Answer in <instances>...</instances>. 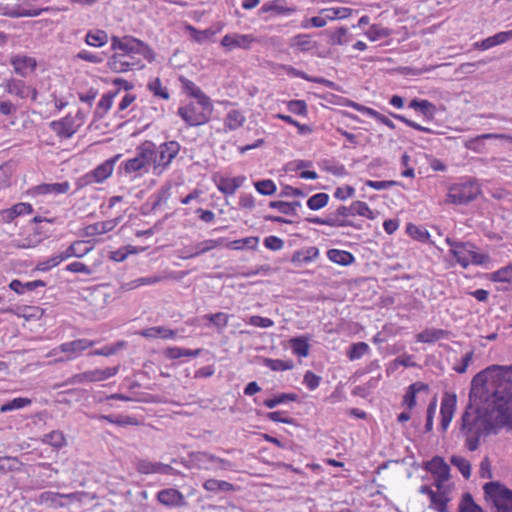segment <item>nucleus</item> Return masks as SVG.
Masks as SVG:
<instances>
[{
	"label": "nucleus",
	"mask_w": 512,
	"mask_h": 512,
	"mask_svg": "<svg viewBox=\"0 0 512 512\" xmlns=\"http://www.w3.org/2000/svg\"><path fill=\"white\" fill-rule=\"evenodd\" d=\"M430 508L437 512H448L447 503L450 501L448 492L443 487L435 492V495L430 498Z\"/></svg>",
	"instance_id": "473e14b6"
},
{
	"label": "nucleus",
	"mask_w": 512,
	"mask_h": 512,
	"mask_svg": "<svg viewBox=\"0 0 512 512\" xmlns=\"http://www.w3.org/2000/svg\"><path fill=\"white\" fill-rule=\"evenodd\" d=\"M328 21L329 20H328V18H326V13L323 12V9H322V10H320L319 16H315V17H312L310 19L303 21L301 24V27L304 29H307L309 27L321 28V27L326 26Z\"/></svg>",
	"instance_id": "bf43d9fd"
},
{
	"label": "nucleus",
	"mask_w": 512,
	"mask_h": 512,
	"mask_svg": "<svg viewBox=\"0 0 512 512\" xmlns=\"http://www.w3.org/2000/svg\"><path fill=\"white\" fill-rule=\"evenodd\" d=\"M427 389L428 386L422 382L411 384L403 397V404L406 405L408 409H412L416 405V394Z\"/></svg>",
	"instance_id": "f704fd0d"
},
{
	"label": "nucleus",
	"mask_w": 512,
	"mask_h": 512,
	"mask_svg": "<svg viewBox=\"0 0 512 512\" xmlns=\"http://www.w3.org/2000/svg\"><path fill=\"white\" fill-rule=\"evenodd\" d=\"M85 43L92 47H102L108 43V34L103 30L88 31Z\"/></svg>",
	"instance_id": "4c0bfd02"
},
{
	"label": "nucleus",
	"mask_w": 512,
	"mask_h": 512,
	"mask_svg": "<svg viewBox=\"0 0 512 512\" xmlns=\"http://www.w3.org/2000/svg\"><path fill=\"white\" fill-rule=\"evenodd\" d=\"M135 152V157L124 162V170L127 173L137 172L153 165V160L156 157V145L152 141L146 140L136 147Z\"/></svg>",
	"instance_id": "20e7f679"
},
{
	"label": "nucleus",
	"mask_w": 512,
	"mask_h": 512,
	"mask_svg": "<svg viewBox=\"0 0 512 512\" xmlns=\"http://www.w3.org/2000/svg\"><path fill=\"white\" fill-rule=\"evenodd\" d=\"M290 46L299 51H309L316 47V42L312 41L309 35L299 34L291 38Z\"/></svg>",
	"instance_id": "58836bf2"
},
{
	"label": "nucleus",
	"mask_w": 512,
	"mask_h": 512,
	"mask_svg": "<svg viewBox=\"0 0 512 512\" xmlns=\"http://www.w3.org/2000/svg\"><path fill=\"white\" fill-rule=\"evenodd\" d=\"M337 214L342 217L359 215L368 219H374L375 213L362 201H354L350 206L341 205L337 208Z\"/></svg>",
	"instance_id": "2eb2a0df"
},
{
	"label": "nucleus",
	"mask_w": 512,
	"mask_h": 512,
	"mask_svg": "<svg viewBox=\"0 0 512 512\" xmlns=\"http://www.w3.org/2000/svg\"><path fill=\"white\" fill-rule=\"evenodd\" d=\"M493 282H507L512 283V265L503 267L491 274Z\"/></svg>",
	"instance_id": "4d7b16f0"
},
{
	"label": "nucleus",
	"mask_w": 512,
	"mask_h": 512,
	"mask_svg": "<svg viewBox=\"0 0 512 512\" xmlns=\"http://www.w3.org/2000/svg\"><path fill=\"white\" fill-rule=\"evenodd\" d=\"M31 403H32V401L29 398H24V397L14 398L13 400L8 401L7 403L3 404L0 407V412L6 413V412H9L12 410L21 409L26 406H29Z\"/></svg>",
	"instance_id": "a18cd8bd"
},
{
	"label": "nucleus",
	"mask_w": 512,
	"mask_h": 512,
	"mask_svg": "<svg viewBox=\"0 0 512 512\" xmlns=\"http://www.w3.org/2000/svg\"><path fill=\"white\" fill-rule=\"evenodd\" d=\"M408 107L420 112L424 116V118L428 120L434 118V114L436 111L435 105L425 99H412L409 102Z\"/></svg>",
	"instance_id": "bb28decb"
},
{
	"label": "nucleus",
	"mask_w": 512,
	"mask_h": 512,
	"mask_svg": "<svg viewBox=\"0 0 512 512\" xmlns=\"http://www.w3.org/2000/svg\"><path fill=\"white\" fill-rule=\"evenodd\" d=\"M51 126L59 136L65 138H71L76 133L78 127L74 124V118L71 116L64 117L59 121H54Z\"/></svg>",
	"instance_id": "5701e85b"
},
{
	"label": "nucleus",
	"mask_w": 512,
	"mask_h": 512,
	"mask_svg": "<svg viewBox=\"0 0 512 512\" xmlns=\"http://www.w3.org/2000/svg\"><path fill=\"white\" fill-rule=\"evenodd\" d=\"M428 471L437 476L435 485L438 490L443 486V483L449 479L450 468L448 464L441 457H434L426 465Z\"/></svg>",
	"instance_id": "ddd939ff"
},
{
	"label": "nucleus",
	"mask_w": 512,
	"mask_h": 512,
	"mask_svg": "<svg viewBox=\"0 0 512 512\" xmlns=\"http://www.w3.org/2000/svg\"><path fill=\"white\" fill-rule=\"evenodd\" d=\"M327 226L330 227H347V226H353L357 229H360V225L353 224L350 220L346 219V217H342L341 215L337 214V210L334 213H331L329 216H327Z\"/></svg>",
	"instance_id": "09e8293b"
},
{
	"label": "nucleus",
	"mask_w": 512,
	"mask_h": 512,
	"mask_svg": "<svg viewBox=\"0 0 512 512\" xmlns=\"http://www.w3.org/2000/svg\"><path fill=\"white\" fill-rule=\"evenodd\" d=\"M186 29L190 32L192 39L198 43L206 42L215 34L212 29L197 30L192 25H187Z\"/></svg>",
	"instance_id": "3c124183"
},
{
	"label": "nucleus",
	"mask_w": 512,
	"mask_h": 512,
	"mask_svg": "<svg viewBox=\"0 0 512 512\" xmlns=\"http://www.w3.org/2000/svg\"><path fill=\"white\" fill-rule=\"evenodd\" d=\"M118 373V367L105 369H94L83 373L75 374L69 379L70 384H83L88 382H99L107 380Z\"/></svg>",
	"instance_id": "9d476101"
},
{
	"label": "nucleus",
	"mask_w": 512,
	"mask_h": 512,
	"mask_svg": "<svg viewBox=\"0 0 512 512\" xmlns=\"http://www.w3.org/2000/svg\"><path fill=\"white\" fill-rule=\"evenodd\" d=\"M458 512H485L482 507L475 503L470 493H465L462 496L459 504Z\"/></svg>",
	"instance_id": "a19ab883"
},
{
	"label": "nucleus",
	"mask_w": 512,
	"mask_h": 512,
	"mask_svg": "<svg viewBox=\"0 0 512 512\" xmlns=\"http://www.w3.org/2000/svg\"><path fill=\"white\" fill-rule=\"evenodd\" d=\"M10 63L16 74L26 77L33 72L37 66L36 59L26 55H15L10 59Z\"/></svg>",
	"instance_id": "a211bd4d"
},
{
	"label": "nucleus",
	"mask_w": 512,
	"mask_h": 512,
	"mask_svg": "<svg viewBox=\"0 0 512 512\" xmlns=\"http://www.w3.org/2000/svg\"><path fill=\"white\" fill-rule=\"evenodd\" d=\"M223 242H224L223 238L204 240L195 245V250L192 251V253H190L189 255H180V258L183 260H187L190 258L197 257L199 255H202V254L209 252L212 249L218 247Z\"/></svg>",
	"instance_id": "393cba45"
},
{
	"label": "nucleus",
	"mask_w": 512,
	"mask_h": 512,
	"mask_svg": "<svg viewBox=\"0 0 512 512\" xmlns=\"http://www.w3.org/2000/svg\"><path fill=\"white\" fill-rule=\"evenodd\" d=\"M327 257L330 261L342 266H348L355 261L354 256L350 252L339 249H330L327 252Z\"/></svg>",
	"instance_id": "72a5a7b5"
},
{
	"label": "nucleus",
	"mask_w": 512,
	"mask_h": 512,
	"mask_svg": "<svg viewBox=\"0 0 512 512\" xmlns=\"http://www.w3.org/2000/svg\"><path fill=\"white\" fill-rule=\"evenodd\" d=\"M245 180V176H237L233 178L222 177L217 184V188L223 194L233 195L236 190L243 185Z\"/></svg>",
	"instance_id": "a878e982"
},
{
	"label": "nucleus",
	"mask_w": 512,
	"mask_h": 512,
	"mask_svg": "<svg viewBox=\"0 0 512 512\" xmlns=\"http://www.w3.org/2000/svg\"><path fill=\"white\" fill-rule=\"evenodd\" d=\"M117 224H118L117 219H111V220H106V221L90 224L83 229L82 236L83 237H93V236L105 234L107 232L112 231L117 226Z\"/></svg>",
	"instance_id": "4be33fe9"
},
{
	"label": "nucleus",
	"mask_w": 512,
	"mask_h": 512,
	"mask_svg": "<svg viewBox=\"0 0 512 512\" xmlns=\"http://www.w3.org/2000/svg\"><path fill=\"white\" fill-rule=\"evenodd\" d=\"M108 67L116 73H124L131 70H140L144 68L141 59L136 55L127 53H115L107 62Z\"/></svg>",
	"instance_id": "1a4fd4ad"
},
{
	"label": "nucleus",
	"mask_w": 512,
	"mask_h": 512,
	"mask_svg": "<svg viewBox=\"0 0 512 512\" xmlns=\"http://www.w3.org/2000/svg\"><path fill=\"white\" fill-rule=\"evenodd\" d=\"M99 419L106 420L109 423L116 424L118 426H125V425H137L138 421L131 416H120V417H114L112 415H101Z\"/></svg>",
	"instance_id": "6e6d98bb"
},
{
	"label": "nucleus",
	"mask_w": 512,
	"mask_h": 512,
	"mask_svg": "<svg viewBox=\"0 0 512 512\" xmlns=\"http://www.w3.org/2000/svg\"><path fill=\"white\" fill-rule=\"evenodd\" d=\"M156 499L166 507L181 508L187 505L184 495L175 488H166L158 491Z\"/></svg>",
	"instance_id": "9b49d317"
},
{
	"label": "nucleus",
	"mask_w": 512,
	"mask_h": 512,
	"mask_svg": "<svg viewBox=\"0 0 512 512\" xmlns=\"http://www.w3.org/2000/svg\"><path fill=\"white\" fill-rule=\"evenodd\" d=\"M161 280H162V277H159V276L138 278V279H135L128 283H123L120 286L119 291H130V290H133L142 285H151V284L158 283Z\"/></svg>",
	"instance_id": "ea45409f"
},
{
	"label": "nucleus",
	"mask_w": 512,
	"mask_h": 512,
	"mask_svg": "<svg viewBox=\"0 0 512 512\" xmlns=\"http://www.w3.org/2000/svg\"><path fill=\"white\" fill-rule=\"evenodd\" d=\"M42 441L43 443L49 444L55 448H61L66 445L64 434L58 430L45 434Z\"/></svg>",
	"instance_id": "37998d69"
},
{
	"label": "nucleus",
	"mask_w": 512,
	"mask_h": 512,
	"mask_svg": "<svg viewBox=\"0 0 512 512\" xmlns=\"http://www.w3.org/2000/svg\"><path fill=\"white\" fill-rule=\"evenodd\" d=\"M66 270L69 272L82 273L89 276L95 272V267H90L82 262H72L66 266Z\"/></svg>",
	"instance_id": "69168bd1"
},
{
	"label": "nucleus",
	"mask_w": 512,
	"mask_h": 512,
	"mask_svg": "<svg viewBox=\"0 0 512 512\" xmlns=\"http://www.w3.org/2000/svg\"><path fill=\"white\" fill-rule=\"evenodd\" d=\"M369 350V346L365 342H358L355 344H352L347 355L350 360H356L360 359L362 356H364Z\"/></svg>",
	"instance_id": "13d9d810"
},
{
	"label": "nucleus",
	"mask_w": 512,
	"mask_h": 512,
	"mask_svg": "<svg viewBox=\"0 0 512 512\" xmlns=\"http://www.w3.org/2000/svg\"><path fill=\"white\" fill-rule=\"evenodd\" d=\"M193 461L199 469L218 472L233 470L234 464L227 460L217 457L208 452H198L193 455Z\"/></svg>",
	"instance_id": "0eeeda50"
},
{
	"label": "nucleus",
	"mask_w": 512,
	"mask_h": 512,
	"mask_svg": "<svg viewBox=\"0 0 512 512\" xmlns=\"http://www.w3.org/2000/svg\"><path fill=\"white\" fill-rule=\"evenodd\" d=\"M203 488L213 493L230 492L234 490V485L224 480L208 479L203 483Z\"/></svg>",
	"instance_id": "e433bc0d"
},
{
	"label": "nucleus",
	"mask_w": 512,
	"mask_h": 512,
	"mask_svg": "<svg viewBox=\"0 0 512 512\" xmlns=\"http://www.w3.org/2000/svg\"><path fill=\"white\" fill-rule=\"evenodd\" d=\"M263 364L273 371L291 370L294 367V364L291 360L283 361L281 359L264 358Z\"/></svg>",
	"instance_id": "c03bdc74"
},
{
	"label": "nucleus",
	"mask_w": 512,
	"mask_h": 512,
	"mask_svg": "<svg viewBox=\"0 0 512 512\" xmlns=\"http://www.w3.org/2000/svg\"><path fill=\"white\" fill-rule=\"evenodd\" d=\"M94 345V341L88 339H77L71 342L63 343L59 346V350L63 353H79Z\"/></svg>",
	"instance_id": "7c9ffc66"
},
{
	"label": "nucleus",
	"mask_w": 512,
	"mask_h": 512,
	"mask_svg": "<svg viewBox=\"0 0 512 512\" xmlns=\"http://www.w3.org/2000/svg\"><path fill=\"white\" fill-rule=\"evenodd\" d=\"M456 408V396L455 395H445L441 401L440 407V415H441V428L443 431H446L449 427Z\"/></svg>",
	"instance_id": "f3484780"
},
{
	"label": "nucleus",
	"mask_w": 512,
	"mask_h": 512,
	"mask_svg": "<svg viewBox=\"0 0 512 512\" xmlns=\"http://www.w3.org/2000/svg\"><path fill=\"white\" fill-rule=\"evenodd\" d=\"M183 91L197 101L211 100L193 81L181 76L179 78Z\"/></svg>",
	"instance_id": "cd10ccee"
},
{
	"label": "nucleus",
	"mask_w": 512,
	"mask_h": 512,
	"mask_svg": "<svg viewBox=\"0 0 512 512\" xmlns=\"http://www.w3.org/2000/svg\"><path fill=\"white\" fill-rule=\"evenodd\" d=\"M85 301L92 311H99L111 302V294L105 290V286H98L89 291Z\"/></svg>",
	"instance_id": "f8f14e48"
},
{
	"label": "nucleus",
	"mask_w": 512,
	"mask_h": 512,
	"mask_svg": "<svg viewBox=\"0 0 512 512\" xmlns=\"http://www.w3.org/2000/svg\"><path fill=\"white\" fill-rule=\"evenodd\" d=\"M5 89L9 94L15 95L21 99L27 98L30 91V87L27 86L24 81L14 78L7 80Z\"/></svg>",
	"instance_id": "c756f323"
},
{
	"label": "nucleus",
	"mask_w": 512,
	"mask_h": 512,
	"mask_svg": "<svg viewBox=\"0 0 512 512\" xmlns=\"http://www.w3.org/2000/svg\"><path fill=\"white\" fill-rule=\"evenodd\" d=\"M165 355L170 359H178L181 357H195L199 355V350H189L179 347H172L166 350Z\"/></svg>",
	"instance_id": "603ef678"
},
{
	"label": "nucleus",
	"mask_w": 512,
	"mask_h": 512,
	"mask_svg": "<svg viewBox=\"0 0 512 512\" xmlns=\"http://www.w3.org/2000/svg\"><path fill=\"white\" fill-rule=\"evenodd\" d=\"M500 428L512 430V365H491L477 373L461 416L460 434L470 451L478 449L482 435Z\"/></svg>",
	"instance_id": "f257e3e1"
},
{
	"label": "nucleus",
	"mask_w": 512,
	"mask_h": 512,
	"mask_svg": "<svg viewBox=\"0 0 512 512\" xmlns=\"http://www.w3.org/2000/svg\"><path fill=\"white\" fill-rule=\"evenodd\" d=\"M179 150L180 144L175 140L164 142L156 147V157L153 160L154 170H159L160 173L166 170L178 155Z\"/></svg>",
	"instance_id": "6e6552de"
},
{
	"label": "nucleus",
	"mask_w": 512,
	"mask_h": 512,
	"mask_svg": "<svg viewBox=\"0 0 512 512\" xmlns=\"http://www.w3.org/2000/svg\"><path fill=\"white\" fill-rule=\"evenodd\" d=\"M449 332L443 329L428 328L417 335V341L422 343H432L446 338Z\"/></svg>",
	"instance_id": "2f4dec72"
},
{
	"label": "nucleus",
	"mask_w": 512,
	"mask_h": 512,
	"mask_svg": "<svg viewBox=\"0 0 512 512\" xmlns=\"http://www.w3.org/2000/svg\"><path fill=\"white\" fill-rule=\"evenodd\" d=\"M290 346L294 354L306 357L309 352V344L303 338H293L290 340Z\"/></svg>",
	"instance_id": "864d4df0"
},
{
	"label": "nucleus",
	"mask_w": 512,
	"mask_h": 512,
	"mask_svg": "<svg viewBox=\"0 0 512 512\" xmlns=\"http://www.w3.org/2000/svg\"><path fill=\"white\" fill-rule=\"evenodd\" d=\"M62 261H63V257L61 256V254H58V255L52 256L44 261L39 262L36 265L35 270L40 271V272H47L50 269H52L53 267H56L57 265H59Z\"/></svg>",
	"instance_id": "680f3d73"
},
{
	"label": "nucleus",
	"mask_w": 512,
	"mask_h": 512,
	"mask_svg": "<svg viewBox=\"0 0 512 512\" xmlns=\"http://www.w3.org/2000/svg\"><path fill=\"white\" fill-rule=\"evenodd\" d=\"M323 12L326 13V18H328L329 21H332L335 19H345L349 17L353 13V10L346 7H333L323 9Z\"/></svg>",
	"instance_id": "49530a36"
},
{
	"label": "nucleus",
	"mask_w": 512,
	"mask_h": 512,
	"mask_svg": "<svg viewBox=\"0 0 512 512\" xmlns=\"http://www.w3.org/2000/svg\"><path fill=\"white\" fill-rule=\"evenodd\" d=\"M70 190L69 182L43 183L30 189L32 195L66 194Z\"/></svg>",
	"instance_id": "412c9836"
},
{
	"label": "nucleus",
	"mask_w": 512,
	"mask_h": 512,
	"mask_svg": "<svg viewBox=\"0 0 512 512\" xmlns=\"http://www.w3.org/2000/svg\"><path fill=\"white\" fill-rule=\"evenodd\" d=\"M75 59H80L93 64H99L103 62L104 57L103 54H96L87 50H82L75 55Z\"/></svg>",
	"instance_id": "338daca9"
},
{
	"label": "nucleus",
	"mask_w": 512,
	"mask_h": 512,
	"mask_svg": "<svg viewBox=\"0 0 512 512\" xmlns=\"http://www.w3.org/2000/svg\"><path fill=\"white\" fill-rule=\"evenodd\" d=\"M328 201L329 195L321 192L311 196L307 201V206L311 210L316 211L324 208L328 204Z\"/></svg>",
	"instance_id": "8fccbe9b"
},
{
	"label": "nucleus",
	"mask_w": 512,
	"mask_h": 512,
	"mask_svg": "<svg viewBox=\"0 0 512 512\" xmlns=\"http://www.w3.org/2000/svg\"><path fill=\"white\" fill-rule=\"evenodd\" d=\"M450 462H451V464L453 466L458 468V470L460 471V473L462 474V476L465 479H469L470 478V476H471V464H470V462L467 459H465L462 456L453 455L450 458Z\"/></svg>",
	"instance_id": "79ce46f5"
},
{
	"label": "nucleus",
	"mask_w": 512,
	"mask_h": 512,
	"mask_svg": "<svg viewBox=\"0 0 512 512\" xmlns=\"http://www.w3.org/2000/svg\"><path fill=\"white\" fill-rule=\"evenodd\" d=\"M87 242L85 241H75L73 242L65 251L61 252V256L63 257V261L71 258V257H77L82 258L86 254H88L92 250V246L87 247L85 246Z\"/></svg>",
	"instance_id": "c85d7f7f"
},
{
	"label": "nucleus",
	"mask_w": 512,
	"mask_h": 512,
	"mask_svg": "<svg viewBox=\"0 0 512 512\" xmlns=\"http://www.w3.org/2000/svg\"><path fill=\"white\" fill-rule=\"evenodd\" d=\"M255 41L252 35L248 34H227L221 40V45L228 51L235 48L249 49L251 44Z\"/></svg>",
	"instance_id": "dca6fc26"
},
{
	"label": "nucleus",
	"mask_w": 512,
	"mask_h": 512,
	"mask_svg": "<svg viewBox=\"0 0 512 512\" xmlns=\"http://www.w3.org/2000/svg\"><path fill=\"white\" fill-rule=\"evenodd\" d=\"M32 206L29 203H17L11 209L6 211L7 218L12 220L17 216L30 214Z\"/></svg>",
	"instance_id": "5fc2aeb1"
},
{
	"label": "nucleus",
	"mask_w": 512,
	"mask_h": 512,
	"mask_svg": "<svg viewBox=\"0 0 512 512\" xmlns=\"http://www.w3.org/2000/svg\"><path fill=\"white\" fill-rule=\"evenodd\" d=\"M446 242L451 247L450 252L463 268H467L470 264H483L486 260V256L477 253L474 245L469 242H457L450 238H447Z\"/></svg>",
	"instance_id": "39448f33"
},
{
	"label": "nucleus",
	"mask_w": 512,
	"mask_h": 512,
	"mask_svg": "<svg viewBox=\"0 0 512 512\" xmlns=\"http://www.w3.org/2000/svg\"><path fill=\"white\" fill-rule=\"evenodd\" d=\"M62 499L69 500V501L79 500V494L78 493L61 494V493H53V492H44L40 495V502L42 504H46L52 508H58V507L65 506L66 503L63 502Z\"/></svg>",
	"instance_id": "aec40b11"
},
{
	"label": "nucleus",
	"mask_w": 512,
	"mask_h": 512,
	"mask_svg": "<svg viewBox=\"0 0 512 512\" xmlns=\"http://www.w3.org/2000/svg\"><path fill=\"white\" fill-rule=\"evenodd\" d=\"M149 90L158 97L162 99L168 100L170 98L168 90L162 86L161 80L159 78H155L154 80L148 83Z\"/></svg>",
	"instance_id": "052dcab7"
},
{
	"label": "nucleus",
	"mask_w": 512,
	"mask_h": 512,
	"mask_svg": "<svg viewBox=\"0 0 512 512\" xmlns=\"http://www.w3.org/2000/svg\"><path fill=\"white\" fill-rule=\"evenodd\" d=\"M483 492L492 512H512V490L504 484L499 481L487 482Z\"/></svg>",
	"instance_id": "f03ea898"
},
{
	"label": "nucleus",
	"mask_w": 512,
	"mask_h": 512,
	"mask_svg": "<svg viewBox=\"0 0 512 512\" xmlns=\"http://www.w3.org/2000/svg\"><path fill=\"white\" fill-rule=\"evenodd\" d=\"M213 112L211 100L190 102L178 109V115L189 126H200L207 123Z\"/></svg>",
	"instance_id": "7ed1b4c3"
},
{
	"label": "nucleus",
	"mask_w": 512,
	"mask_h": 512,
	"mask_svg": "<svg viewBox=\"0 0 512 512\" xmlns=\"http://www.w3.org/2000/svg\"><path fill=\"white\" fill-rule=\"evenodd\" d=\"M136 469L141 474H170L173 468L161 462H153L148 459H140L136 463Z\"/></svg>",
	"instance_id": "6ab92c4d"
},
{
	"label": "nucleus",
	"mask_w": 512,
	"mask_h": 512,
	"mask_svg": "<svg viewBox=\"0 0 512 512\" xmlns=\"http://www.w3.org/2000/svg\"><path fill=\"white\" fill-rule=\"evenodd\" d=\"M297 400V395L295 393H282L278 396H275L273 398H270V399H266L263 404L269 408V409H273L275 408L277 405L279 404H283V403H286V402H289V401H296Z\"/></svg>",
	"instance_id": "de8ad7c7"
},
{
	"label": "nucleus",
	"mask_w": 512,
	"mask_h": 512,
	"mask_svg": "<svg viewBox=\"0 0 512 512\" xmlns=\"http://www.w3.org/2000/svg\"><path fill=\"white\" fill-rule=\"evenodd\" d=\"M120 156L117 155L116 157L105 161L101 165H99L97 168H95L91 174L88 175V177L93 178L94 182L100 183L104 180H106L113 172L114 164L117 161V159Z\"/></svg>",
	"instance_id": "b1692460"
},
{
	"label": "nucleus",
	"mask_w": 512,
	"mask_h": 512,
	"mask_svg": "<svg viewBox=\"0 0 512 512\" xmlns=\"http://www.w3.org/2000/svg\"><path fill=\"white\" fill-rule=\"evenodd\" d=\"M254 186L258 193L266 196L273 195L277 189L275 183L270 179L257 181Z\"/></svg>",
	"instance_id": "e2e57ef3"
},
{
	"label": "nucleus",
	"mask_w": 512,
	"mask_h": 512,
	"mask_svg": "<svg viewBox=\"0 0 512 512\" xmlns=\"http://www.w3.org/2000/svg\"><path fill=\"white\" fill-rule=\"evenodd\" d=\"M371 41H377L390 35L389 30L381 28L377 25H372L366 33Z\"/></svg>",
	"instance_id": "774afa93"
},
{
	"label": "nucleus",
	"mask_w": 512,
	"mask_h": 512,
	"mask_svg": "<svg viewBox=\"0 0 512 512\" xmlns=\"http://www.w3.org/2000/svg\"><path fill=\"white\" fill-rule=\"evenodd\" d=\"M480 185L476 181H467L450 187L447 202L456 205L467 204L480 194Z\"/></svg>",
	"instance_id": "423d86ee"
},
{
	"label": "nucleus",
	"mask_w": 512,
	"mask_h": 512,
	"mask_svg": "<svg viewBox=\"0 0 512 512\" xmlns=\"http://www.w3.org/2000/svg\"><path fill=\"white\" fill-rule=\"evenodd\" d=\"M141 40L134 37L125 36L120 39L117 36L111 38V49L119 50V53H127L130 55L138 56L139 47L141 46Z\"/></svg>",
	"instance_id": "4468645a"
},
{
	"label": "nucleus",
	"mask_w": 512,
	"mask_h": 512,
	"mask_svg": "<svg viewBox=\"0 0 512 512\" xmlns=\"http://www.w3.org/2000/svg\"><path fill=\"white\" fill-rule=\"evenodd\" d=\"M246 118L239 110H230L224 119V126L228 130H236L243 126Z\"/></svg>",
	"instance_id": "c9c22d12"
},
{
	"label": "nucleus",
	"mask_w": 512,
	"mask_h": 512,
	"mask_svg": "<svg viewBox=\"0 0 512 512\" xmlns=\"http://www.w3.org/2000/svg\"><path fill=\"white\" fill-rule=\"evenodd\" d=\"M319 255V250L316 247H309L303 252H296L293 256V261L310 262L316 259Z\"/></svg>",
	"instance_id": "0e129e2a"
}]
</instances>
